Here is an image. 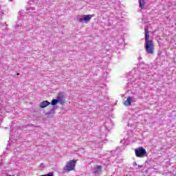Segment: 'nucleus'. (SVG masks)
<instances>
[{"label":"nucleus","instance_id":"nucleus-22","mask_svg":"<svg viewBox=\"0 0 176 176\" xmlns=\"http://www.w3.org/2000/svg\"><path fill=\"white\" fill-rule=\"evenodd\" d=\"M9 1H10V2H12V1H13V0H9Z\"/></svg>","mask_w":176,"mask_h":176},{"label":"nucleus","instance_id":"nucleus-18","mask_svg":"<svg viewBox=\"0 0 176 176\" xmlns=\"http://www.w3.org/2000/svg\"><path fill=\"white\" fill-rule=\"evenodd\" d=\"M126 139H124V140H122L120 141V142H121V144H123V145H126Z\"/></svg>","mask_w":176,"mask_h":176},{"label":"nucleus","instance_id":"nucleus-13","mask_svg":"<svg viewBox=\"0 0 176 176\" xmlns=\"http://www.w3.org/2000/svg\"><path fill=\"white\" fill-rule=\"evenodd\" d=\"M54 111H56V107H53L50 111L47 112L45 115H54Z\"/></svg>","mask_w":176,"mask_h":176},{"label":"nucleus","instance_id":"nucleus-6","mask_svg":"<svg viewBox=\"0 0 176 176\" xmlns=\"http://www.w3.org/2000/svg\"><path fill=\"white\" fill-rule=\"evenodd\" d=\"M104 126L106 130H108V131H109V129L113 126V123H112V120H107V121L104 123Z\"/></svg>","mask_w":176,"mask_h":176},{"label":"nucleus","instance_id":"nucleus-7","mask_svg":"<svg viewBox=\"0 0 176 176\" xmlns=\"http://www.w3.org/2000/svg\"><path fill=\"white\" fill-rule=\"evenodd\" d=\"M131 101H133V98L131 96H129L126 98V100L124 102V104L126 107H130V105H131Z\"/></svg>","mask_w":176,"mask_h":176},{"label":"nucleus","instance_id":"nucleus-23","mask_svg":"<svg viewBox=\"0 0 176 176\" xmlns=\"http://www.w3.org/2000/svg\"><path fill=\"white\" fill-rule=\"evenodd\" d=\"M40 166H43V163L41 164V165H40Z\"/></svg>","mask_w":176,"mask_h":176},{"label":"nucleus","instance_id":"nucleus-15","mask_svg":"<svg viewBox=\"0 0 176 176\" xmlns=\"http://www.w3.org/2000/svg\"><path fill=\"white\" fill-rule=\"evenodd\" d=\"M133 167H135L136 170H140V168H141L142 167V166L141 165H138L137 162H134L133 163Z\"/></svg>","mask_w":176,"mask_h":176},{"label":"nucleus","instance_id":"nucleus-10","mask_svg":"<svg viewBox=\"0 0 176 176\" xmlns=\"http://www.w3.org/2000/svg\"><path fill=\"white\" fill-rule=\"evenodd\" d=\"M48 105H50V102L44 100L40 103V108H46Z\"/></svg>","mask_w":176,"mask_h":176},{"label":"nucleus","instance_id":"nucleus-21","mask_svg":"<svg viewBox=\"0 0 176 176\" xmlns=\"http://www.w3.org/2000/svg\"><path fill=\"white\" fill-rule=\"evenodd\" d=\"M90 19H91V15H89V20H90Z\"/></svg>","mask_w":176,"mask_h":176},{"label":"nucleus","instance_id":"nucleus-4","mask_svg":"<svg viewBox=\"0 0 176 176\" xmlns=\"http://www.w3.org/2000/svg\"><path fill=\"white\" fill-rule=\"evenodd\" d=\"M76 20L78 21V23H83V21H85V23H88L89 15L78 16Z\"/></svg>","mask_w":176,"mask_h":176},{"label":"nucleus","instance_id":"nucleus-5","mask_svg":"<svg viewBox=\"0 0 176 176\" xmlns=\"http://www.w3.org/2000/svg\"><path fill=\"white\" fill-rule=\"evenodd\" d=\"M6 176H14L16 175V168H8L6 169Z\"/></svg>","mask_w":176,"mask_h":176},{"label":"nucleus","instance_id":"nucleus-1","mask_svg":"<svg viewBox=\"0 0 176 176\" xmlns=\"http://www.w3.org/2000/svg\"><path fill=\"white\" fill-rule=\"evenodd\" d=\"M145 50L148 54H153L155 53V45L153 41L149 40V31L145 28Z\"/></svg>","mask_w":176,"mask_h":176},{"label":"nucleus","instance_id":"nucleus-16","mask_svg":"<svg viewBox=\"0 0 176 176\" xmlns=\"http://www.w3.org/2000/svg\"><path fill=\"white\" fill-rule=\"evenodd\" d=\"M60 102L57 99H54L52 100L51 104L52 105H57V103Z\"/></svg>","mask_w":176,"mask_h":176},{"label":"nucleus","instance_id":"nucleus-9","mask_svg":"<svg viewBox=\"0 0 176 176\" xmlns=\"http://www.w3.org/2000/svg\"><path fill=\"white\" fill-rule=\"evenodd\" d=\"M89 145H91L92 149H94V148H102V143H91Z\"/></svg>","mask_w":176,"mask_h":176},{"label":"nucleus","instance_id":"nucleus-19","mask_svg":"<svg viewBox=\"0 0 176 176\" xmlns=\"http://www.w3.org/2000/svg\"><path fill=\"white\" fill-rule=\"evenodd\" d=\"M28 10H35V8L34 7H30L29 8H28Z\"/></svg>","mask_w":176,"mask_h":176},{"label":"nucleus","instance_id":"nucleus-12","mask_svg":"<svg viewBox=\"0 0 176 176\" xmlns=\"http://www.w3.org/2000/svg\"><path fill=\"white\" fill-rule=\"evenodd\" d=\"M105 69H106L105 67L102 68L103 74L101 76V78H102V79H107L108 78V73L107 72V71Z\"/></svg>","mask_w":176,"mask_h":176},{"label":"nucleus","instance_id":"nucleus-2","mask_svg":"<svg viewBox=\"0 0 176 176\" xmlns=\"http://www.w3.org/2000/svg\"><path fill=\"white\" fill-rule=\"evenodd\" d=\"M135 155L136 157L142 158L146 157L148 156V153H146V150H145L144 147L140 146L135 149Z\"/></svg>","mask_w":176,"mask_h":176},{"label":"nucleus","instance_id":"nucleus-3","mask_svg":"<svg viewBox=\"0 0 176 176\" xmlns=\"http://www.w3.org/2000/svg\"><path fill=\"white\" fill-rule=\"evenodd\" d=\"M76 165V161L70 160L66 163V165L63 168V170L65 173H69V171H72L75 170V166Z\"/></svg>","mask_w":176,"mask_h":176},{"label":"nucleus","instance_id":"nucleus-14","mask_svg":"<svg viewBox=\"0 0 176 176\" xmlns=\"http://www.w3.org/2000/svg\"><path fill=\"white\" fill-rule=\"evenodd\" d=\"M139 3H140V7L141 8V9H142L144 8V6H145V1L144 0H139Z\"/></svg>","mask_w":176,"mask_h":176},{"label":"nucleus","instance_id":"nucleus-11","mask_svg":"<svg viewBox=\"0 0 176 176\" xmlns=\"http://www.w3.org/2000/svg\"><path fill=\"white\" fill-rule=\"evenodd\" d=\"M63 98H64V96H63V94H58L57 96V101L60 102L63 105L64 104V100H63Z\"/></svg>","mask_w":176,"mask_h":176},{"label":"nucleus","instance_id":"nucleus-25","mask_svg":"<svg viewBox=\"0 0 176 176\" xmlns=\"http://www.w3.org/2000/svg\"><path fill=\"white\" fill-rule=\"evenodd\" d=\"M104 142L105 144V142Z\"/></svg>","mask_w":176,"mask_h":176},{"label":"nucleus","instance_id":"nucleus-20","mask_svg":"<svg viewBox=\"0 0 176 176\" xmlns=\"http://www.w3.org/2000/svg\"><path fill=\"white\" fill-rule=\"evenodd\" d=\"M138 60H139V61H141V60H142V57H139Z\"/></svg>","mask_w":176,"mask_h":176},{"label":"nucleus","instance_id":"nucleus-24","mask_svg":"<svg viewBox=\"0 0 176 176\" xmlns=\"http://www.w3.org/2000/svg\"><path fill=\"white\" fill-rule=\"evenodd\" d=\"M40 166H43V163L41 164V165H40Z\"/></svg>","mask_w":176,"mask_h":176},{"label":"nucleus","instance_id":"nucleus-17","mask_svg":"<svg viewBox=\"0 0 176 176\" xmlns=\"http://www.w3.org/2000/svg\"><path fill=\"white\" fill-rule=\"evenodd\" d=\"M3 118H5V116H3V114L2 113H1V114H0V124H1V123H2V120H3Z\"/></svg>","mask_w":176,"mask_h":176},{"label":"nucleus","instance_id":"nucleus-8","mask_svg":"<svg viewBox=\"0 0 176 176\" xmlns=\"http://www.w3.org/2000/svg\"><path fill=\"white\" fill-rule=\"evenodd\" d=\"M102 167L101 166H97L94 169V174H96V175L98 174H101V171Z\"/></svg>","mask_w":176,"mask_h":176}]
</instances>
